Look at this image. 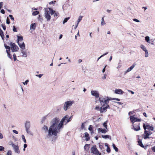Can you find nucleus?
<instances>
[{
    "mask_svg": "<svg viewBox=\"0 0 155 155\" xmlns=\"http://www.w3.org/2000/svg\"><path fill=\"white\" fill-rule=\"evenodd\" d=\"M68 116L66 115L60 121L58 117H55L51 121V125L48 129L47 126L44 125L42 129L46 133L45 139L51 140L53 136H56L60 132V130L63 127L64 123L68 119Z\"/></svg>",
    "mask_w": 155,
    "mask_h": 155,
    "instance_id": "obj_1",
    "label": "nucleus"
},
{
    "mask_svg": "<svg viewBox=\"0 0 155 155\" xmlns=\"http://www.w3.org/2000/svg\"><path fill=\"white\" fill-rule=\"evenodd\" d=\"M44 17L47 21H49L51 19V15H53L55 19H57L59 15V13L51 8H47L44 9Z\"/></svg>",
    "mask_w": 155,
    "mask_h": 155,
    "instance_id": "obj_2",
    "label": "nucleus"
},
{
    "mask_svg": "<svg viewBox=\"0 0 155 155\" xmlns=\"http://www.w3.org/2000/svg\"><path fill=\"white\" fill-rule=\"evenodd\" d=\"M110 99L107 97H101L99 98L100 103L101 105L100 108V113H103L106 111L107 109L110 108L109 105L108 104L109 100Z\"/></svg>",
    "mask_w": 155,
    "mask_h": 155,
    "instance_id": "obj_3",
    "label": "nucleus"
},
{
    "mask_svg": "<svg viewBox=\"0 0 155 155\" xmlns=\"http://www.w3.org/2000/svg\"><path fill=\"white\" fill-rule=\"evenodd\" d=\"M74 102L73 101H68L66 102L64 104L63 109L65 111L69 109Z\"/></svg>",
    "mask_w": 155,
    "mask_h": 155,
    "instance_id": "obj_4",
    "label": "nucleus"
},
{
    "mask_svg": "<svg viewBox=\"0 0 155 155\" xmlns=\"http://www.w3.org/2000/svg\"><path fill=\"white\" fill-rule=\"evenodd\" d=\"M25 127L27 133L31 135H33V133L30 130V124L29 121H27L26 122L25 124Z\"/></svg>",
    "mask_w": 155,
    "mask_h": 155,
    "instance_id": "obj_5",
    "label": "nucleus"
},
{
    "mask_svg": "<svg viewBox=\"0 0 155 155\" xmlns=\"http://www.w3.org/2000/svg\"><path fill=\"white\" fill-rule=\"evenodd\" d=\"M152 132L150 131H148L147 130H144L143 134L142 135V136L144 139L146 140L147 139H150L151 137L150 136L152 134Z\"/></svg>",
    "mask_w": 155,
    "mask_h": 155,
    "instance_id": "obj_6",
    "label": "nucleus"
},
{
    "mask_svg": "<svg viewBox=\"0 0 155 155\" xmlns=\"http://www.w3.org/2000/svg\"><path fill=\"white\" fill-rule=\"evenodd\" d=\"M91 153L93 154V155H98L100 153L96 148V146L94 145L91 148Z\"/></svg>",
    "mask_w": 155,
    "mask_h": 155,
    "instance_id": "obj_7",
    "label": "nucleus"
},
{
    "mask_svg": "<svg viewBox=\"0 0 155 155\" xmlns=\"http://www.w3.org/2000/svg\"><path fill=\"white\" fill-rule=\"evenodd\" d=\"M143 127L144 130H148V131H153L154 130V128L153 126H150L148 124H146L144 123L143 124Z\"/></svg>",
    "mask_w": 155,
    "mask_h": 155,
    "instance_id": "obj_8",
    "label": "nucleus"
},
{
    "mask_svg": "<svg viewBox=\"0 0 155 155\" xmlns=\"http://www.w3.org/2000/svg\"><path fill=\"white\" fill-rule=\"evenodd\" d=\"M10 46L12 52L17 51L19 49L18 46L16 45L14 43H11Z\"/></svg>",
    "mask_w": 155,
    "mask_h": 155,
    "instance_id": "obj_9",
    "label": "nucleus"
},
{
    "mask_svg": "<svg viewBox=\"0 0 155 155\" xmlns=\"http://www.w3.org/2000/svg\"><path fill=\"white\" fill-rule=\"evenodd\" d=\"M141 48L145 52L144 56L145 58H147L149 56L148 52L146 47L143 45H141L140 46Z\"/></svg>",
    "mask_w": 155,
    "mask_h": 155,
    "instance_id": "obj_10",
    "label": "nucleus"
},
{
    "mask_svg": "<svg viewBox=\"0 0 155 155\" xmlns=\"http://www.w3.org/2000/svg\"><path fill=\"white\" fill-rule=\"evenodd\" d=\"M4 46L6 49V52L8 54V57L10 59H12V56L10 54V48L11 47H10L9 46H8L5 45H4Z\"/></svg>",
    "mask_w": 155,
    "mask_h": 155,
    "instance_id": "obj_11",
    "label": "nucleus"
},
{
    "mask_svg": "<svg viewBox=\"0 0 155 155\" xmlns=\"http://www.w3.org/2000/svg\"><path fill=\"white\" fill-rule=\"evenodd\" d=\"M130 120L132 124L136 122H140L141 121L140 119H138L133 116H130Z\"/></svg>",
    "mask_w": 155,
    "mask_h": 155,
    "instance_id": "obj_12",
    "label": "nucleus"
},
{
    "mask_svg": "<svg viewBox=\"0 0 155 155\" xmlns=\"http://www.w3.org/2000/svg\"><path fill=\"white\" fill-rule=\"evenodd\" d=\"M91 94L95 97L97 98L99 97V93L98 92L96 91H92L91 92Z\"/></svg>",
    "mask_w": 155,
    "mask_h": 155,
    "instance_id": "obj_13",
    "label": "nucleus"
},
{
    "mask_svg": "<svg viewBox=\"0 0 155 155\" xmlns=\"http://www.w3.org/2000/svg\"><path fill=\"white\" fill-rule=\"evenodd\" d=\"M114 93L116 94L122 95L124 93V92L121 89H118L115 90Z\"/></svg>",
    "mask_w": 155,
    "mask_h": 155,
    "instance_id": "obj_14",
    "label": "nucleus"
},
{
    "mask_svg": "<svg viewBox=\"0 0 155 155\" xmlns=\"http://www.w3.org/2000/svg\"><path fill=\"white\" fill-rule=\"evenodd\" d=\"M13 148L15 153H20V151L18 145H15Z\"/></svg>",
    "mask_w": 155,
    "mask_h": 155,
    "instance_id": "obj_15",
    "label": "nucleus"
},
{
    "mask_svg": "<svg viewBox=\"0 0 155 155\" xmlns=\"http://www.w3.org/2000/svg\"><path fill=\"white\" fill-rule=\"evenodd\" d=\"M98 132H101L102 133L105 134L107 132V129L105 128L102 129L99 128L97 129Z\"/></svg>",
    "mask_w": 155,
    "mask_h": 155,
    "instance_id": "obj_16",
    "label": "nucleus"
},
{
    "mask_svg": "<svg viewBox=\"0 0 155 155\" xmlns=\"http://www.w3.org/2000/svg\"><path fill=\"white\" fill-rule=\"evenodd\" d=\"M20 47L23 50H24L25 48V45L24 42H22L18 43Z\"/></svg>",
    "mask_w": 155,
    "mask_h": 155,
    "instance_id": "obj_17",
    "label": "nucleus"
},
{
    "mask_svg": "<svg viewBox=\"0 0 155 155\" xmlns=\"http://www.w3.org/2000/svg\"><path fill=\"white\" fill-rule=\"evenodd\" d=\"M18 39L17 40V42L18 43H21V41H22L23 39V38L22 36H19L17 35Z\"/></svg>",
    "mask_w": 155,
    "mask_h": 155,
    "instance_id": "obj_18",
    "label": "nucleus"
},
{
    "mask_svg": "<svg viewBox=\"0 0 155 155\" xmlns=\"http://www.w3.org/2000/svg\"><path fill=\"white\" fill-rule=\"evenodd\" d=\"M132 128L134 129L136 131H138L140 129V127L138 125L136 126H133V127Z\"/></svg>",
    "mask_w": 155,
    "mask_h": 155,
    "instance_id": "obj_19",
    "label": "nucleus"
},
{
    "mask_svg": "<svg viewBox=\"0 0 155 155\" xmlns=\"http://www.w3.org/2000/svg\"><path fill=\"white\" fill-rule=\"evenodd\" d=\"M145 40L147 43L150 44L151 45H153V43H151V42L150 41V38L149 36H147L145 37Z\"/></svg>",
    "mask_w": 155,
    "mask_h": 155,
    "instance_id": "obj_20",
    "label": "nucleus"
},
{
    "mask_svg": "<svg viewBox=\"0 0 155 155\" xmlns=\"http://www.w3.org/2000/svg\"><path fill=\"white\" fill-rule=\"evenodd\" d=\"M84 137L86 138V141H88L89 140L90 138L89 136V135L87 132H85L84 133Z\"/></svg>",
    "mask_w": 155,
    "mask_h": 155,
    "instance_id": "obj_21",
    "label": "nucleus"
},
{
    "mask_svg": "<svg viewBox=\"0 0 155 155\" xmlns=\"http://www.w3.org/2000/svg\"><path fill=\"white\" fill-rule=\"evenodd\" d=\"M90 144H86L84 147V150L86 151H88L89 149Z\"/></svg>",
    "mask_w": 155,
    "mask_h": 155,
    "instance_id": "obj_22",
    "label": "nucleus"
},
{
    "mask_svg": "<svg viewBox=\"0 0 155 155\" xmlns=\"http://www.w3.org/2000/svg\"><path fill=\"white\" fill-rule=\"evenodd\" d=\"M36 27V25L35 23L32 24L31 25L30 28V29H35Z\"/></svg>",
    "mask_w": 155,
    "mask_h": 155,
    "instance_id": "obj_23",
    "label": "nucleus"
},
{
    "mask_svg": "<svg viewBox=\"0 0 155 155\" xmlns=\"http://www.w3.org/2000/svg\"><path fill=\"white\" fill-rule=\"evenodd\" d=\"M21 52L22 54V56L24 57H26L27 56V52L21 50Z\"/></svg>",
    "mask_w": 155,
    "mask_h": 155,
    "instance_id": "obj_24",
    "label": "nucleus"
},
{
    "mask_svg": "<svg viewBox=\"0 0 155 155\" xmlns=\"http://www.w3.org/2000/svg\"><path fill=\"white\" fill-rule=\"evenodd\" d=\"M0 35L2 39L3 40L4 38V36L3 34V32L1 29H0Z\"/></svg>",
    "mask_w": 155,
    "mask_h": 155,
    "instance_id": "obj_25",
    "label": "nucleus"
},
{
    "mask_svg": "<svg viewBox=\"0 0 155 155\" xmlns=\"http://www.w3.org/2000/svg\"><path fill=\"white\" fill-rule=\"evenodd\" d=\"M104 17H103L101 18V25L102 26L103 25H105L106 24V23L104 21Z\"/></svg>",
    "mask_w": 155,
    "mask_h": 155,
    "instance_id": "obj_26",
    "label": "nucleus"
},
{
    "mask_svg": "<svg viewBox=\"0 0 155 155\" xmlns=\"http://www.w3.org/2000/svg\"><path fill=\"white\" fill-rule=\"evenodd\" d=\"M138 144L142 147H144V146L142 143V142L140 140H139L138 141Z\"/></svg>",
    "mask_w": 155,
    "mask_h": 155,
    "instance_id": "obj_27",
    "label": "nucleus"
},
{
    "mask_svg": "<svg viewBox=\"0 0 155 155\" xmlns=\"http://www.w3.org/2000/svg\"><path fill=\"white\" fill-rule=\"evenodd\" d=\"M8 144L9 145L12 146L13 147L14 146H15L16 145H15L13 142L11 140L8 143Z\"/></svg>",
    "mask_w": 155,
    "mask_h": 155,
    "instance_id": "obj_28",
    "label": "nucleus"
},
{
    "mask_svg": "<svg viewBox=\"0 0 155 155\" xmlns=\"http://www.w3.org/2000/svg\"><path fill=\"white\" fill-rule=\"evenodd\" d=\"M83 16H80L78 18L77 21V23L79 24V22L81 21L82 20Z\"/></svg>",
    "mask_w": 155,
    "mask_h": 155,
    "instance_id": "obj_29",
    "label": "nucleus"
},
{
    "mask_svg": "<svg viewBox=\"0 0 155 155\" xmlns=\"http://www.w3.org/2000/svg\"><path fill=\"white\" fill-rule=\"evenodd\" d=\"M112 146H113V148L114 149V150H115V151L116 152H117V151H118V149L117 148V147L115 146V145L114 143H113V144H112Z\"/></svg>",
    "mask_w": 155,
    "mask_h": 155,
    "instance_id": "obj_30",
    "label": "nucleus"
},
{
    "mask_svg": "<svg viewBox=\"0 0 155 155\" xmlns=\"http://www.w3.org/2000/svg\"><path fill=\"white\" fill-rule=\"evenodd\" d=\"M107 121H106L103 124V126L105 127V128L107 129Z\"/></svg>",
    "mask_w": 155,
    "mask_h": 155,
    "instance_id": "obj_31",
    "label": "nucleus"
},
{
    "mask_svg": "<svg viewBox=\"0 0 155 155\" xmlns=\"http://www.w3.org/2000/svg\"><path fill=\"white\" fill-rule=\"evenodd\" d=\"M69 17H68L64 18L63 21V24H64V23H66L67 21L69 19Z\"/></svg>",
    "mask_w": 155,
    "mask_h": 155,
    "instance_id": "obj_32",
    "label": "nucleus"
},
{
    "mask_svg": "<svg viewBox=\"0 0 155 155\" xmlns=\"http://www.w3.org/2000/svg\"><path fill=\"white\" fill-rule=\"evenodd\" d=\"M21 138L24 142L25 143H26V140L25 138V136L24 135H21Z\"/></svg>",
    "mask_w": 155,
    "mask_h": 155,
    "instance_id": "obj_33",
    "label": "nucleus"
},
{
    "mask_svg": "<svg viewBox=\"0 0 155 155\" xmlns=\"http://www.w3.org/2000/svg\"><path fill=\"white\" fill-rule=\"evenodd\" d=\"M6 155H12V151L11 150H8Z\"/></svg>",
    "mask_w": 155,
    "mask_h": 155,
    "instance_id": "obj_34",
    "label": "nucleus"
},
{
    "mask_svg": "<svg viewBox=\"0 0 155 155\" xmlns=\"http://www.w3.org/2000/svg\"><path fill=\"white\" fill-rule=\"evenodd\" d=\"M39 14V12L37 11H36L33 12L32 13V15H36Z\"/></svg>",
    "mask_w": 155,
    "mask_h": 155,
    "instance_id": "obj_35",
    "label": "nucleus"
},
{
    "mask_svg": "<svg viewBox=\"0 0 155 155\" xmlns=\"http://www.w3.org/2000/svg\"><path fill=\"white\" fill-rule=\"evenodd\" d=\"M108 53V52H106L104 54L102 55H101V56H100L98 58L97 61H98L99 59L101 58V57H103L104 56H105V55L107 54Z\"/></svg>",
    "mask_w": 155,
    "mask_h": 155,
    "instance_id": "obj_36",
    "label": "nucleus"
},
{
    "mask_svg": "<svg viewBox=\"0 0 155 155\" xmlns=\"http://www.w3.org/2000/svg\"><path fill=\"white\" fill-rule=\"evenodd\" d=\"M102 137L103 138H108L109 137L108 135H102Z\"/></svg>",
    "mask_w": 155,
    "mask_h": 155,
    "instance_id": "obj_37",
    "label": "nucleus"
},
{
    "mask_svg": "<svg viewBox=\"0 0 155 155\" xmlns=\"http://www.w3.org/2000/svg\"><path fill=\"white\" fill-rule=\"evenodd\" d=\"M28 82H29L28 80H27L25 82H23V83L24 85H26L28 84Z\"/></svg>",
    "mask_w": 155,
    "mask_h": 155,
    "instance_id": "obj_38",
    "label": "nucleus"
},
{
    "mask_svg": "<svg viewBox=\"0 0 155 155\" xmlns=\"http://www.w3.org/2000/svg\"><path fill=\"white\" fill-rule=\"evenodd\" d=\"M88 130H89L90 131H92V130H93V128H92V125H90L89 126V128H88Z\"/></svg>",
    "mask_w": 155,
    "mask_h": 155,
    "instance_id": "obj_39",
    "label": "nucleus"
},
{
    "mask_svg": "<svg viewBox=\"0 0 155 155\" xmlns=\"http://www.w3.org/2000/svg\"><path fill=\"white\" fill-rule=\"evenodd\" d=\"M131 71V70L130 69V68H128L124 72V74H125L127 73L128 72H129Z\"/></svg>",
    "mask_w": 155,
    "mask_h": 155,
    "instance_id": "obj_40",
    "label": "nucleus"
},
{
    "mask_svg": "<svg viewBox=\"0 0 155 155\" xmlns=\"http://www.w3.org/2000/svg\"><path fill=\"white\" fill-rule=\"evenodd\" d=\"M133 21H134L137 22H140V21L138 20L136 18H134L133 19Z\"/></svg>",
    "mask_w": 155,
    "mask_h": 155,
    "instance_id": "obj_41",
    "label": "nucleus"
},
{
    "mask_svg": "<svg viewBox=\"0 0 155 155\" xmlns=\"http://www.w3.org/2000/svg\"><path fill=\"white\" fill-rule=\"evenodd\" d=\"M121 66V64L120 63H119L118 64L117 66V69H118L120 68Z\"/></svg>",
    "mask_w": 155,
    "mask_h": 155,
    "instance_id": "obj_42",
    "label": "nucleus"
},
{
    "mask_svg": "<svg viewBox=\"0 0 155 155\" xmlns=\"http://www.w3.org/2000/svg\"><path fill=\"white\" fill-rule=\"evenodd\" d=\"M106 77L107 74H104V76L102 77V78L103 80H104L106 78Z\"/></svg>",
    "mask_w": 155,
    "mask_h": 155,
    "instance_id": "obj_43",
    "label": "nucleus"
},
{
    "mask_svg": "<svg viewBox=\"0 0 155 155\" xmlns=\"http://www.w3.org/2000/svg\"><path fill=\"white\" fill-rule=\"evenodd\" d=\"M4 147L2 146H0V151H3L4 150Z\"/></svg>",
    "mask_w": 155,
    "mask_h": 155,
    "instance_id": "obj_44",
    "label": "nucleus"
},
{
    "mask_svg": "<svg viewBox=\"0 0 155 155\" xmlns=\"http://www.w3.org/2000/svg\"><path fill=\"white\" fill-rule=\"evenodd\" d=\"M71 117H70L69 118V117H68V119L67 121L66 122V124H67V123H68V122H70L71 120Z\"/></svg>",
    "mask_w": 155,
    "mask_h": 155,
    "instance_id": "obj_45",
    "label": "nucleus"
},
{
    "mask_svg": "<svg viewBox=\"0 0 155 155\" xmlns=\"http://www.w3.org/2000/svg\"><path fill=\"white\" fill-rule=\"evenodd\" d=\"M110 148L109 147H107V151L108 153H109L110 152Z\"/></svg>",
    "mask_w": 155,
    "mask_h": 155,
    "instance_id": "obj_46",
    "label": "nucleus"
},
{
    "mask_svg": "<svg viewBox=\"0 0 155 155\" xmlns=\"http://www.w3.org/2000/svg\"><path fill=\"white\" fill-rule=\"evenodd\" d=\"M135 65L134 64H133L131 66H130L129 68L131 71L135 67Z\"/></svg>",
    "mask_w": 155,
    "mask_h": 155,
    "instance_id": "obj_47",
    "label": "nucleus"
},
{
    "mask_svg": "<svg viewBox=\"0 0 155 155\" xmlns=\"http://www.w3.org/2000/svg\"><path fill=\"white\" fill-rule=\"evenodd\" d=\"M135 65L134 64H133L131 66H130L129 68L131 71L135 67Z\"/></svg>",
    "mask_w": 155,
    "mask_h": 155,
    "instance_id": "obj_48",
    "label": "nucleus"
},
{
    "mask_svg": "<svg viewBox=\"0 0 155 155\" xmlns=\"http://www.w3.org/2000/svg\"><path fill=\"white\" fill-rule=\"evenodd\" d=\"M13 57L14 61H15L17 60V59L16 58V55L15 54H13Z\"/></svg>",
    "mask_w": 155,
    "mask_h": 155,
    "instance_id": "obj_49",
    "label": "nucleus"
},
{
    "mask_svg": "<svg viewBox=\"0 0 155 155\" xmlns=\"http://www.w3.org/2000/svg\"><path fill=\"white\" fill-rule=\"evenodd\" d=\"M27 147V145L26 144H25L24 145V149L23 150L25 151V148H26Z\"/></svg>",
    "mask_w": 155,
    "mask_h": 155,
    "instance_id": "obj_50",
    "label": "nucleus"
},
{
    "mask_svg": "<svg viewBox=\"0 0 155 155\" xmlns=\"http://www.w3.org/2000/svg\"><path fill=\"white\" fill-rule=\"evenodd\" d=\"M9 17L11 18V19L12 20H14V18L13 17V16L12 15H9Z\"/></svg>",
    "mask_w": 155,
    "mask_h": 155,
    "instance_id": "obj_51",
    "label": "nucleus"
},
{
    "mask_svg": "<svg viewBox=\"0 0 155 155\" xmlns=\"http://www.w3.org/2000/svg\"><path fill=\"white\" fill-rule=\"evenodd\" d=\"M12 131H13V132L15 134H18V132L17 130H12Z\"/></svg>",
    "mask_w": 155,
    "mask_h": 155,
    "instance_id": "obj_52",
    "label": "nucleus"
},
{
    "mask_svg": "<svg viewBox=\"0 0 155 155\" xmlns=\"http://www.w3.org/2000/svg\"><path fill=\"white\" fill-rule=\"evenodd\" d=\"M103 147V144H99V148L101 149H102Z\"/></svg>",
    "mask_w": 155,
    "mask_h": 155,
    "instance_id": "obj_53",
    "label": "nucleus"
},
{
    "mask_svg": "<svg viewBox=\"0 0 155 155\" xmlns=\"http://www.w3.org/2000/svg\"><path fill=\"white\" fill-rule=\"evenodd\" d=\"M4 5L3 3L2 2H0V8L1 9Z\"/></svg>",
    "mask_w": 155,
    "mask_h": 155,
    "instance_id": "obj_54",
    "label": "nucleus"
},
{
    "mask_svg": "<svg viewBox=\"0 0 155 155\" xmlns=\"http://www.w3.org/2000/svg\"><path fill=\"white\" fill-rule=\"evenodd\" d=\"M13 30L14 32H17V31L16 30V28H15V26H13Z\"/></svg>",
    "mask_w": 155,
    "mask_h": 155,
    "instance_id": "obj_55",
    "label": "nucleus"
},
{
    "mask_svg": "<svg viewBox=\"0 0 155 155\" xmlns=\"http://www.w3.org/2000/svg\"><path fill=\"white\" fill-rule=\"evenodd\" d=\"M107 65H105V66L104 67V68L102 70V72L103 73H104L105 71V68H106L107 67Z\"/></svg>",
    "mask_w": 155,
    "mask_h": 155,
    "instance_id": "obj_56",
    "label": "nucleus"
},
{
    "mask_svg": "<svg viewBox=\"0 0 155 155\" xmlns=\"http://www.w3.org/2000/svg\"><path fill=\"white\" fill-rule=\"evenodd\" d=\"M10 23V22L9 21V19H8V18H7L6 19V23L8 24H9Z\"/></svg>",
    "mask_w": 155,
    "mask_h": 155,
    "instance_id": "obj_57",
    "label": "nucleus"
},
{
    "mask_svg": "<svg viewBox=\"0 0 155 155\" xmlns=\"http://www.w3.org/2000/svg\"><path fill=\"white\" fill-rule=\"evenodd\" d=\"M42 74H39L36 75V76L38 77L39 78H41L42 77Z\"/></svg>",
    "mask_w": 155,
    "mask_h": 155,
    "instance_id": "obj_58",
    "label": "nucleus"
},
{
    "mask_svg": "<svg viewBox=\"0 0 155 155\" xmlns=\"http://www.w3.org/2000/svg\"><path fill=\"white\" fill-rule=\"evenodd\" d=\"M152 150L153 152H155V146L152 148Z\"/></svg>",
    "mask_w": 155,
    "mask_h": 155,
    "instance_id": "obj_59",
    "label": "nucleus"
},
{
    "mask_svg": "<svg viewBox=\"0 0 155 155\" xmlns=\"http://www.w3.org/2000/svg\"><path fill=\"white\" fill-rule=\"evenodd\" d=\"M2 27L3 28V29L5 30L6 29V27H5V25H2Z\"/></svg>",
    "mask_w": 155,
    "mask_h": 155,
    "instance_id": "obj_60",
    "label": "nucleus"
},
{
    "mask_svg": "<svg viewBox=\"0 0 155 155\" xmlns=\"http://www.w3.org/2000/svg\"><path fill=\"white\" fill-rule=\"evenodd\" d=\"M112 99L113 100H117V101H120V99L118 98H113Z\"/></svg>",
    "mask_w": 155,
    "mask_h": 155,
    "instance_id": "obj_61",
    "label": "nucleus"
},
{
    "mask_svg": "<svg viewBox=\"0 0 155 155\" xmlns=\"http://www.w3.org/2000/svg\"><path fill=\"white\" fill-rule=\"evenodd\" d=\"M55 2V1H54V2H53V1H51V2H50L49 3V4L50 5H51V4H54Z\"/></svg>",
    "mask_w": 155,
    "mask_h": 155,
    "instance_id": "obj_62",
    "label": "nucleus"
},
{
    "mask_svg": "<svg viewBox=\"0 0 155 155\" xmlns=\"http://www.w3.org/2000/svg\"><path fill=\"white\" fill-rule=\"evenodd\" d=\"M1 13H2L3 14H4L5 13V11L3 9H2L1 10Z\"/></svg>",
    "mask_w": 155,
    "mask_h": 155,
    "instance_id": "obj_63",
    "label": "nucleus"
},
{
    "mask_svg": "<svg viewBox=\"0 0 155 155\" xmlns=\"http://www.w3.org/2000/svg\"><path fill=\"white\" fill-rule=\"evenodd\" d=\"M84 127V124H82L81 125V128L82 129H83Z\"/></svg>",
    "mask_w": 155,
    "mask_h": 155,
    "instance_id": "obj_64",
    "label": "nucleus"
}]
</instances>
